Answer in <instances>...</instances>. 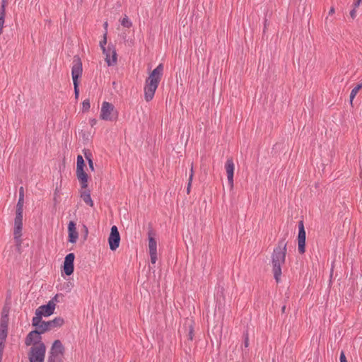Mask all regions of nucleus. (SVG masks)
I'll list each match as a JSON object with an SVG mask.
<instances>
[{
	"mask_svg": "<svg viewBox=\"0 0 362 362\" xmlns=\"http://www.w3.org/2000/svg\"><path fill=\"white\" fill-rule=\"evenodd\" d=\"M287 252V242L285 238L278 242L272 255V271L276 281H279L281 276V266L285 263Z\"/></svg>",
	"mask_w": 362,
	"mask_h": 362,
	"instance_id": "1",
	"label": "nucleus"
},
{
	"mask_svg": "<svg viewBox=\"0 0 362 362\" xmlns=\"http://www.w3.org/2000/svg\"><path fill=\"white\" fill-rule=\"evenodd\" d=\"M163 66L160 64L147 77L144 86V98L147 102L151 101L155 95L158 84L163 76Z\"/></svg>",
	"mask_w": 362,
	"mask_h": 362,
	"instance_id": "2",
	"label": "nucleus"
},
{
	"mask_svg": "<svg viewBox=\"0 0 362 362\" xmlns=\"http://www.w3.org/2000/svg\"><path fill=\"white\" fill-rule=\"evenodd\" d=\"M100 118L105 121H115L118 118V112L112 103L104 101L101 105Z\"/></svg>",
	"mask_w": 362,
	"mask_h": 362,
	"instance_id": "3",
	"label": "nucleus"
},
{
	"mask_svg": "<svg viewBox=\"0 0 362 362\" xmlns=\"http://www.w3.org/2000/svg\"><path fill=\"white\" fill-rule=\"evenodd\" d=\"M46 353V346L44 343L32 346L28 353L30 362H44Z\"/></svg>",
	"mask_w": 362,
	"mask_h": 362,
	"instance_id": "4",
	"label": "nucleus"
},
{
	"mask_svg": "<svg viewBox=\"0 0 362 362\" xmlns=\"http://www.w3.org/2000/svg\"><path fill=\"white\" fill-rule=\"evenodd\" d=\"M85 163L82 156H77L76 176L81 188L88 187V175L84 171Z\"/></svg>",
	"mask_w": 362,
	"mask_h": 362,
	"instance_id": "5",
	"label": "nucleus"
},
{
	"mask_svg": "<svg viewBox=\"0 0 362 362\" xmlns=\"http://www.w3.org/2000/svg\"><path fill=\"white\" fill-rule=\"evenodd\" d=\"M59 294H56L46 305L40 306L36 310L39 315L44 317H49L52 315L55 310L57 303L59 302Z\"/></svg>",
	"mask_w": 362,
	"mask_h": 362,
	"instance_id": "6",
	"label": "nucleus"
},
{
	"mask_svg": "<svg viewBox=\"0 0 362 362\" xmlns=\"http://www.w3.org/2000/svg\"><path fill=\"white\" fill-rule=\"evenodd\" d=\"M23 213L16 212L13 226V238L18 245L22 243Z\"/></svg>",
	"mask_w": 362,
	"mask_h": 362,
	"instance_id": "7",
	"label": "nucleus"
},
{
	"mask_svg": "<svg viewBox=\"0 0 362 362\" xmlns=\"http://www.w3.org/2000/svg\"><path fill=\"white\" fill-rule=\"evenodd\" d=\"M120 243V235L118 231L117 227L116 226H113L111 228L110 234L108 238V243L110 245V248L111 250H116L119 246Z\"/></svg>",
	"mask_w": 362,
	"mask_h": 362,
	"instance_id": "8",
	"label": "nucleus"
},
{
	"mask_svg": "<svg viewBox=\"0 0 362 362\" xmlns=\"http://www.w3.org/2000/svg\"><path fill=\"white\" fill-rule=\"evenodd\" d=\"M64 323V320L62 317H55L52 320L45 322L41 326V332L45 333V332L49 331L54 328L61 327Z\"/></svg>",
	"mask_w": 362,
	"mask_h": 362,
	"instance_id": "9",
	"label": "nucleus"
},
{
	"mask_svg": "<svg viewBox=\"0 0 362 362\" xmlns=\"http://www.w3.org/2000/svg\"><path fill=\"white\" fill-rule=\"evenodd\" d=\"M43 332H40L39 329L30 332L26 337L25 344L26 346H35L37 344L43 343L41 341L40 334Z\"/></svg>",
	"mask_w": 362,
	"mask_h": 362,
	"instance_id": "10",
	"label": "nucleus"
},
{
	"mask_svg": "<svg viewBox=\"0 0 362 362\" xmlns=\"http://www.w3.org/2000/svg\"><path fill=\"white\" fill-rule=\"evenodd\" d=\"M103 52L105 55V59L108 66H113L117 63V53L112 45H109Z\"/></svg>",
	"mask_w": 362,
	"mask_h": 362,
	"instance_id": "11",
	"label": "nucleus"
},
{
	"mask_svg": "<svg viewBox=\"0 0 362 362\" xmlns=\"http://www.w3.org/2000/svg\"><path fill=\"white\" fill-rule=\"evenodd\" d=\"M225 168L227 173V178L228 183L231 188L233 187L234 185V180H233V175H234V170H235V165L233 163V160L232 158H228L226 163H225Z\"/></svg>",
	"mask_w": 362,
	"mask_h": 362,
	"instance_id": "12",
	"label": "nucleus"
},
{
	"mask_svg": "<svg viewBox=\"0 0 362 362\" xmlns=\"http://www.w3.org/2000/svg\"><path fill=\"white\" fill-rule=\"evenodd\" d=\"M74 258H75V255L74 253H69L65 257L64 262V272L68 276L72 274L74 272Z\"/></svg>",
	"mask_w": 362,
	"mask_h": 362,
	"instance_id": "13",
	"label": "nucleus"
},
{
	"mask_svg": "<svg viewBox=\"0 0 362 362\" xmlns=\"http://www.w3.org/2000/svg\"><path fill=\"white\" fill-rule=\"evenodd\" d=\"M67 230L69 242L76 243L78 238V233L76 229V223L74 221H69Z\"/></svg>",
	"mask_w": 362,
	"mask_h": 362,
	"instance_id": "14",
	"label": "nucleus"
},
{
	"mask_svg": "<svg viewBox=\"0 0 362 362\" xmlns=\"http://www.w3.org/2000/svg\"><path fill=\"white\" fill-rule=\"evenodd\" d=\"M82 74V64L79 59L74 60L71 69L73 83L78 82V78Z\"/></svg>",
	"mask_w": 362,
	"mask_h": 362,
	"instance_id": "15",
	"label": "nucleus"
},
{
	"mask_svg": "<svg viewBox=\"0 0 362 362\" xmlns=\"http://www.w3.org/2000/svg\"><path fill=\"white\" fill-rule=\"evenodd\" d=\"M64 348L59 340H55L51 347L49 354L63 356Z\"/></svg>",
	"mask_w": 362,
	"mask_h": 362,
	"instance_id": "16",
	"label": "nucleus"
},
{
	"mask_svg": "<svg viewBox=\"0 0 362 362\" xmlns=\"http://www.w3.org/2000/svg\"><path fill=\"white\" fill-rule=\"evenodd\" d=\"M148 252L149 253L157 252V243L153 232L148 233Z\"/></svg>",
	"mask_w": 362,
	"mask_h": 362,
	"instance_id": "17",
	"label": "nucleus"
},
{
	"mask_svg": "<svg viewBox=\"0 0 362 362\" xmlns=\"http://www.w3.org/2000/svg\"><path fill=\"white\" fill-rule=\"evenodd\" d=\"M83 190L81 191V197L83 201L90 206H93V202L90 197V194L89 190L86 188H82Z\"/></svg>",
	"mask_w": 362,
	"mask_h": 362,
	"instance_id": "18",
	"label": "nucleus"
},
{
	"mask_svg": "<svg viewBox=\"0 0 362 362\" xmlns=\"http://www.w3.org/2000/svg\"><path fill=\"white\" fill-rule=\"evenodd\" d=\"M23 204H24V190L23 187H21L19 189V199L16 205V212L23 213Z\"/></svg>",
	"mask_w": 362,
	"mask_h": 362,
	"instance_id": "19",
	"label": "nucleus"
},
{
	"mask_svg": "<svg viewBox=\"0 0 362 362\" xmlns=\"http://www.w3.org/2000/svg\"><path fill=\"white\" fill-rule=\"evenodd\" d=\"M42 317L44 316L39 315L37 311L35 310V316L33 318L32 320L33 326L36 327L37 329H39L40 332H41V326L42 325V323H44V321L42 320Z\"/></svg>",
	"mask_w": 362,
	"mask_h": 362,
	"instance_id": "20",
	"label": "nucleus"
},
{
	"mask_svg": "<svg viewBox=\"0 0 362 362\" xmlns=\"http://www.w3.org/2000/svg\"><path fill=\"white\" fill-rule=\"evenodd\" d=\"M362 88V82L357 84L351 91L350 93V104L353 105V100L358 91Z\"/></svg>",
	"mask_w": 362,
	"mask_h": 362,
	"instance_id": "21",
	"label": "nucleus"
},
{
	"mask_svg": "<svg viewBox=\"0 0 362 362\" xmlns=\"http://www.w3.org/2000/svg\"><path fill=\"white\" fill-rule=\"evenodd\" d=\"M298 229H299V231H298V239L305 240L306 239V233H305V230L304 228L303 221L299 222Z\"/></svg>",
	"mask_w": 362,
	"mask_h": 362,
	"instance_id": "22",
	"label": "nucleus"
},
{
	"mask_svg": "<svg viewBox=\"0 0 362 362\" xmlns=\"http://www.w3.org/2000/svg\"><path fill=\"white\" fill-rule=\"evenodd\" d=\"M8 334V328L0 327V342L4 343Z\"/></svg>",
	"mask_w": 362,
	"mask_h": 362,
	"instance_id": "23",
	"label": "nucleus"
},
{
	"mask_svg": "<svg viewBox=\"0 0 362 362\" xmlns=\"http://www.w3.org/2000/svg\"><path fill=\"white\" fill-rule=\"evenodd\" d=\"M298 250L300 254L305 252V240L298 239Z\"/></svg>",
	"mask_w": 362,
	"mask_h": 362,
	"instance_id": "24",
	"label": "nucleus"
},
{
	"mask_svg": "<svg viewBox=\"0 0 362 362\" xmlns=\"http://www.w3.org/2000/svg\"><path fill=\"white\" fill-rule=\"evenodd\" d=\"M121 25L125 28H129L132 25V21L129 19V18L127 16H124L121 20H120Z\"/></svg>",
	"mask_w": 362,
	"mask_h": 362,
	"instance_id": "25",
	"label": "nucleus"
},
{
	"mask_svg": "<svg viewBox=\"0 0 362 362\" xmlns=\"http://www.w3.org/2000/svg\"><path fill=\"white\" fill-rule=\"evenodd\" d=\"M47 362H63V360L62 356L49 354Z\"/></svg>",
	"mask_w": 362,
	"mask_h": 362,
	"instance_id": "26",
	"label": "nucleus"
},
{
	"mask_svg": "<svg viewBox=\"0 0 362 362\" xmlns=\"http://www.w3.org/2000/svg\"><path fill=\"white\" fill-rule=\"evenodd\" d=\"M107 44V32H105L103 35V39L100 42V47H101L102 50L106 49L107 47H105V45Z\"/></svg>",
	"mask_w": 362,
	"mask_h": 362,
	"instance_id": "27",
	"label": "nucleus"
},
{
	"mask_svg": "<svg viewBox=\"0 0 362 362\" xmlns=\"http://www.w3.org/2000/svg\"><path fill=\"white\" fill-rule=\"evenodd\" d=\"M90 107V104L89 100L87 99V100H83V102L82 103L83 111L87 112L89 110Z\"/></svg>",
	"mask_w": 362,
	"mask_h": 362,
	"instance_id": "28",
	"label": "nucleus"
},
{
	"mask_svg": "<svg viewBox=\"0 0 362 362\" xmlns=\"http://www.w3.org/2000/svg\"><path fill=\"white\" fill-rule=\"evenodd\" d=\"M8 325V318L1 317L0 327H7Z\"/></svg>",
	"mask_w": 362,
	"mask_h": 362,
	"instance_id": "29",
	"label": "nucleus"
},
{
	"mask_svg": "<svg viewBox=\"0 0 362 362\" xmlns=\"http://www.w3.org/2000/svg\"><path fill=\"white\" fill-rule=\"evenodd\" d=\"M74 86L75 97H76V98H78V95H79L78 83V82L74 83Z\"/></svg>",
	"mask_w": 362,
	"mask_h": 362,
	"instance_id": "30",
	"label": "nucleus"
},
{
	"mask_svg": "<svg viewBox=\"0 0 362 362\" xmlns=\"http://www.w3.org/2000/svg\"><path fill=\"white\" fill-rule=\"evenodd\" d=\"M149 255L151 263L155 264L157 261V252L149 253Z\"/></svg>",
	"mask_w": 362,
	"mask_h": 362,
	"instance_id": "31",
	"label": "nucleus"
},
{
	"mask_svg": "<svg viewBox=\"0 0 362 362\" xmlns=\"http://www.w3.org/2000/svg\"><path fill=\"white\" fill-rule=\"evenodd\" d=\"M8 309L6 308H4L1 312V317L8 318Z\"/></svg>",
	"mask_w": 362,
	"mask_h": 362,
	"instance_id": "32",
	"label": "nucleus"
},
{
	"mask_svg": "<svg viewBox=\"0 0 362 362\" xmlns=\"http://www.w3.org/2000/svg\"><path fill=\"white\" fill-rule=\"evenodd\" d=\"M192 183V176H189V180H188V184H187V194H189L190 193Z\"/></svg>",
	"mask_w": 362,
	"mask_h": 362,
	"instance_id": "33",
	"label": "nucleus"
},
{
	"mask_svg": "<svg viewBox=\"0 0 362 362\" xmlns=\"http://www.w3.org/2000/svg\"><path fill=\"white\" fill-rule=\"evenodd\" d=\"M5 21V18L3 16H0V35L3 33L4 24Z\"/></svg>",
	"mask_w": 362,
	"mask_h": 362,
	"instance_id": "34",
	"label": "nucleus"
},
{
	"mask_svg": "<svg viewBox=\"0 0 362 362\" xmlns=\"http://www.w3.org/2000/svg\"><path fill=\"white\" fill-rule=\"evenodd\" d=\"M6 13H5V4L4 3L2 4V6L0 8V16H3L5 18Z\"/></svg>",
	"mask_w": 362,
	"mask_h": 362,
	"instance_id": "35",
	"label": "nucleus"
},
{
	"mask_svg": "<svg viewBox=\"0 0 362 362\" xmlns=\"http://www.w3.org/2000/svg\"><path fill=\"white\" fill-rule=\"evenodd\" d=\"M4 348V343L0 342V362H1Z\"/></svg>",
	"mask_w": 362,
	"mask_h": 362,
	"instance_id": "36",
	"label": "nucleus"
},
{
	"mask_svg": "<svg viewBox=\"0 0 362 362\" xmlns=\"http://www.w3.org/2000/svg\"><path fill=\"white\" fill-rule=\"evenodd\" d=\"M340 362H347V360H346V356H345L344 351L341 352V354H340Z\"/></svg>",
	"mask_w": 362,
	"mask_h": 362,
	"instance_id": "37",
	"label": "nucleus"
},
{
	"mask_svg": "<svg viewBox=\"0 0 362 362\" xmlns=\"http://www.w3.org/2000/svg\"><path fill=\"white\" fill-rule=\"evenodd\" d=\"M85 158L89 162V160H92L91 158V153L90 152L85 151L84 152Z\"/></svg>",
	"mask_w": 362,
	"mask_h": 362,
	"instance_id": "38",
	"label": "nucleus"
},
{
	"mask_svg": "<svg viewBox=\"0 0 362 362\" xmlns=\"http://www.w3.org/2000/svg\"><path fill=\"white\" fill-rule=\"evenodd\" d=\"M351 17L354 19L356 16V7L350 12Z\"/></svg>",
	"mask_w": 362,
	"mask_h": 362,
	"instance_id": "39",
	"label": "nucleus"
},
{
	"mask_svg": "<svg viewBox=\"0 0 362 362\" xmlns=\"http://www.w3.org/2000/svg\"><path fill=\"white\" fill-rule=\"evenodd\" d=\"M88 165H89L90 169L92 171H93V170H94V166H93V160H89Z\"/></svg>",
	"mask_w": 362,
	"mask_h": 362,
	"instance_id": "40",
	"label": "nucleus"
},
{
	"mask_svg": "<svg viewBox=\"0 0 362 362\" xmlns=\"http://www.w3.org/2000/svg\"><path fill=\"white\" fill-rule=\"evenodd\" d=\"M244 345H245V347H247L249 345V339H248L247 336L245 339Z\"/></svg>",
	"mask_w": 362,
	"mask_h": 362,
	"instance_id": "41",
	"label": "nucleus"
},
{
	"mask_svg": "<svg viewBox=\"0 0 362 362\" xmlns=\"http://www.w3.org/2000/svg\"><path fill=\"white\" fill-rule=\"evenodd\" d=\"M361 1L362 0H357L354 4V7L357 8L360 5Z\"/></svg>",
	"mask_w": 362,
	"mask_h": 362,
	"instance_id": "42",
	"label": "nucleus"
},
{
	"mask_svg": "<svg viewBox=\"0 0 362 362\" xmlns=\"http://www.w3.org/2000/svg\"><path fill=\"white\" fill-rule=\"evenodd\" d=\"M189 176H192V181L193 180V176H194V170H193V166L192 165L191 169H190Z\"/></svg>",
	"mask_w": 362,
	"mask_h": 362,
	"instance_id": "43",
	"label": "nucleus"
},
{
	"mask_svg": "<svg viewBox=\"0 0 362 362\" xmlns=\"http://www.w3.org/2000/svg\"><path fill=\"white\" fill-rule=\"evenodd\" d=\"M335 12V10H334V7H332L329 11V15H332L334 14Z\"/></svg>",
	"mask_w": 362,
	"mask_h": 362,
	"instance_id": "44",
	"label": "nucleus"
},
{
	"mask_svg": "<svg viewBox=\"0 0 362 362\" xmlns=\"http://www.w3.org/2000/svg\"><path fill=\"white\" fill-rule=\"evenodd\" d=\"M189 339H190V340H192V339H193V335H192V329H191V330H190V332H189Z\"/></svg>",
	"mask_w": 362,
	"mask_h": 362,
	"instance_id": "45",
	"label": "nucleus"
},
{
	"mask_svg": "<svg viewBox=\"0 0 362 362\" xmlns=\"http://www.w3.org/2000/svg\"><path fill=\"white\" fill-rule=\"evenodd\" d=\"M96 119H93L90 121V124L92 126H93L96 123Z\"/></svg>",
	"mask_w": 362,
	"mask_h": 362,
	"instance_id": "46",
	"label": "nucleus"
},
{
	"mask_svg": "<svg viewBox=\"0 0 362 362\" xmlns=\"http://www.w3.org/2000/svg\"><path fill=\"white\" fill-rule=\"evenodd\" d=\"M107 25H108L107 22H105V23H104V28H105V32H107Z\"/></svg>",
	"mask_w": 362,
	"mask_h": 362,
	"instance_id": "47",
	"label": "nucleus"
},
{
	"mask_svg": "<svg viewBox=\"0 0 362 362\" xmlns=\"http://www.w3.org/2000/svg\"><path fill=\"white\" fill-rule=\"evenodd\" d=\"M285 308H286V307H285V306H284V307L282 308V311H283V312H284Z\"/></svg>",
	"mask_w": 362,
	"mask_h": 362,
	"instance_id": "48",
	"label": "nucleus"
}]
</instances>
